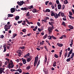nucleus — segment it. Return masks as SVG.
<instances>
[{
	"instance_id": "nucleus-1",
	"label": "nucleus",
	"mask_w": 74,
	"mask_h": 74,
	"mask_svg": "<svg viewBox=\"0 0 74 74\" xmlns=\"http://www.w3.org/2000/svg\"><path fill=\"white\" fill-rule=\"evenodd\" d=\"M34 8L33 7V5H31V6H29V7H27V8L25 7L24 8H21V10H28V9H29V10H31L32 8L33 9Z\"/></svg>"
},
{
	"instance_id": "nucleus-2",
	"label": "nucleus",
	"mask_w": 74,
	"mask_h": 74,
	"mask_svg": "<svg viewBox=\"0 0 74 74\" xmlns=\"http://www.w3.org/2000/svg\"><path fill=\"white\" fill-rule=\"evenodd\" d=\"M11 25H5L4 26V29H5V31H8V29H10V27H11Z\"/></svg>"
},
{
	"instance_id": "nucleus-3",
	"label": "nucleus",
	"mask_w": 74,
	"mask_h": 74,
	"mask_svg": "<svg viewBox=\"0 0 74 74\" xmlns=\"http://www.w3.org/2000/svg\"><path fill=\"white\" fill-rule=\"evenodd\" d=\"M35 61L34 64V67H35L36 66V64H37V62H38V58L37 57L35 58Z\"/></svg>"
},
{
	"instance_id": "nucleus-4",
	"label": "nucleus",
	"mask_w": 74,
	"mask_h": 74,
	"mask_svg": "<svg viewBox=\"0 0 74 74\" xmlns=\"http://www.w3.org/2000/svg\"><path fill=\"white\" fill-rule=\"evenodd\" d=\"M53 29H54V27H49L48 29V30L49 33H52Z\"/></svg>"
},
{
	"instance_id": "nucleus-5",
	"label": "nucleus",
	"mask_w": 74,
	"mask_h": 74,
	"mask_svg": "<svg viewBox=\"0 0 74 74\" xmlns=\"http://www.w3.org/2000/svg\"><path fill=\"white\" fill-rule=\"evenodd\" d=\"M8 66L9 67H10V68H13L14 66V63H13V62L9 63Z\"/></svg>"
},
{
	"instance_id": "nucleus-6",
	"label": "nucleus",
	"mask_w": 74,
	"mask_h": 74,
	"mask_svg": "<svg viewBox=\"0 0 74 74\" xmlns=\"http://www.w3.org/2000/svg\"><path fill=\"white\" fill-rule=\"evenodd\" d=\"M21 51V50H19L17 51V53H18V56L20 57H21V53H22V52Z\"/></svg>"
},
{
	"instance_id": "nucleus-7",
	"label": "nucleus",
	"mask_w": 74,
	"mask_h": 74,
	"mask_svg": "<svg viewBox=\"0 0 74 74\" xmlns=\"http://www.w3.org/2000/svg\"><path fill=\"white\" fill-rule=\"evenodd\" d=\"M23 1H20V2L18 1L17 2V3L19 5H20V6H21V5H22L23 4Z\"/></svg>"
},
{
	"instance_id": "nucleus-8",
	"label": "nucleus",
	"mask_w": 74,
	"mask_h": 74,
	"mask_svg": "<svg viewBox=\"0 0 74 74\" xmlns=\"http://www.w3.org/2000/svg\"><path fill=\"white\" fill-rule=\"evenodd\" d=\"M16 71H19V73L20 74L22 73V69H20V67H19L18 69L16 70Z\"/></svg>"
},
{
	"instance_id": "nucleus-9",
	"label": "nucleus",
	"mask_w": 74,
	"mask_h": 74,
	"mask_svg": "<svg viewBox=\"0 0 74 74\" xmlns=\"http://www.w3.org/2000/svg\"><path fill=\"white\" fill-rule=\"evenodd\" d=\"M57 45L60 47H63V44L62 43H57Z\"/></svg>"
},
{
	"instance_id": "nucleus-10",
	"label": "nucleus",
	"mask_w": 74,
	"mask_h": 74,
	"mask_svg": "<svg viewBox=\"0 0 74 74\" xmlns=\"http://www.w3.org/2000/svg\"><path fill=\"white\" fill-rule=\"evenodd\" d=\"M10 11L12 13H13V12H14L15 11V9L14 8H12L11 9Z\"/></svg>"
},
{
	"instance_id": "nucleus-11",
	"label": "nucleus",
	"mask_w": 74,
	"mask_h": 74,
	"mask_svg": "<svg viewBox=\"0 0 74 74\" xmlns=\"http://www.w3.org/2000/svg\"><path fill=\"white\" fill-rule=\"evenodd\" d=\"M22 60L23 62V64H25L26 63V60L25 59H24L23 58H22Z\"/></svg>"
},
{
	"instance_id": "nucleus-12",
	"label": "nucleus",
	"mask_w": 74,
	"mask_h": 74,
	"mask_svg": "<svg viewBox=\"0 0 74 74\" xmlns=\"http://www.w3.org/2000/svg\"><path fill=\"white\" fill-rule=\"evenodd\" d=\"M32 11L34 13H35V12H38V10L37 11L36 9L34 8L32 10Z\"/></svg>"
},
{
	"instance_id": "nucleus-13",
	"label": "nucleus",
	"mask_w": 74,
	"mask_h": 74,
	"mask_svg": "<svg viewBox=\"0 0 74 74\" xmlns=\"http://www.w3.org/2000/svg\"><path fill=\"white\" fill-rule=\"evenodd\" d=\"M62 6L60 4H59L58 5V10H62Z\"/></svg>"
},
{
	"instance_id": "nucleus-14",
	"label": "nucleus",
	"mask_w": 74,
	"mask_h": 74,
	"mask_svg": "<svg viewBox=\"0 0 74 74\" xmlns=\"http://www.w3.org/2000/svg\"><path fill=\"white\" fill-rule=\"evenodd\" d=\"M68 27H69V28H70V29H71V30H72L73 29H74V27H73V26L71 25H68Z\"/></svg>"
},
{
	"instance_id": "nucleus-15",
	"label": "nucleus",
	"mask_w": 74,
	"mask_h": 74,
	"mask_svg": "<svg viewBox=\"0 0 74 74\" xmlns=\"http://www.w3.org/2000/svg\"><path fill=\"white\" fill-rule=\"evenodd\" d=\"M64 37V38H66V36L65 35H62L61 37H60L59 38L60 39H63V38Z\"/></svg>"
},
{
	"instance_id": "nucleus-16",
	"label": "nucleus",
	"mask_w": 74,
	"mask_h": 74,
	"mask_svg": "<svg viewBox=\"0 0 74 74\" xmlns=\"http://www.w3.org/2000/svg\"><path fill=\"white\" fill-rule=\"evenodd\" d=\"M71 43L70 44V45L71 47H72V45H73V39H71Z\"/></svg>"
},
{
	"instance_id": "nucleus-17",
	"label": "nucleus",
	"mask_w": 74,
	"mask_h": 74,
	"mask_svg": "<svg viewBox=\"0 0 74 74\" xmlns=\"http://www.w3.org/2000/svg\"><path fill=\"white\" fill-rule=\"evenodd\" d=\"M19 19V16H16L15 17V19L16 21H18V20Z\"/></svg>"
},
{
	"instance_id": "nucleus-18",
	"label": "nucleus",
	"mask_w": 74,
	"mask_h": 74,
	"mask_svg": "<svg viewBox=\"0 0 74 74\" xmlns=\"http://www.w3.org/2000/svg\"><path fill=\"white\" fill-rule=\"evenodd\" d=\"M31 60L32 59H31V58L30 57L29 58H27V62H30Z\"/></svg>"
},
{
	"instance_id": "nucleus-19",
	"label": "nucleus",
	"mask_w": 74,
	"mask_h": 74,
	"mask_svg": "<svg viewBox=\"0 0 74 74\" xmlns=\"http://www.w3.org/2000/svg\"><path fill=\"white\" fill-rule=\"evenodd\" d=\"M64 4H67V3H69V2L67 1V0H65L64 1Z\"/></svg>"
},
{
	"instance_id": "nucleus-20",
	"label": "nucleus",
	"mask_w": 74,
	"mask_h": 74,
	"mask_svg": "<svg viewBox=\"0 0 74 74\" xmlns=\"http://www.w3.org/2000/svg\"><path fill=\"white\" fill-rule=\"evenodd\" d=\"M29 55H30V53H28L27 54H26L24 56V58H26V57H27V56H29Z\"/></svg>"
},
{
	"instance_id": "nucleus-21",
	"label": "nucleus",
	"mask_w": 74,
	"mask_h": 74,
	"mask_svg": "<svg viewBox=\"0 0 74 74\" xmlns=\"http://www.w3.org/2000/svg\"><path fill=\"white\" fill-rule=\"evenodd\" d=\"M3 48H4V50H3V52H5V51H6V50L7 49L6 47H5V45H4L3 46Z\"/></svg>"
},
{
	"instance_id": "nucleus-22",
	"label": "nucleus",
	"mask_w": 74,
	"mask_h": 74,
	"mask_svg": "<svg viewBox=\"0 0 74 74\" xmlns=\"http://www.w3.org/2000/svg\"><path fill=\"white\" fill-rule=\"evenodd\" d=\"M56 15H55V14L54 17L55 18H56V19H57V18H58V14H57V13H56Z\"/></svg>"
},
{
	"instance_id": "nucleus-23",
	"label": "nucleus",
	"mask_w": 74,
	"mask_h": 74,
	"mask_svg": "<svg viewBox=\"0 0 74 74\" xmlns=\"http://www.w3.org/2000/svg\"><path fill=\"white\" fill-rule=\"evenodd\" d=\"M8 17H12V16H14V15L12 14H9L8 15Z\"/></svg>"
},
{
	"instance_id": "nucleus-24",
	"label": "nucleus",
	"mask_w": 74,
	"mask_h": 74,
	"mask_svg": "<svg viewBox=\"0 0 74 74\" xmlns=\"http://www.w3.org/2000/svg\"><path fill=\"white\" fill-rule=\"evenodd\" d=\"M47 36H48V35L47 34H46L45 35V36L43 37V38L44 39H45V38L47 37Z\"/></svg>"
},
{
	"instance_id": "nucleus-25",
	"label": "nucleus",
	"mask_w": 74,
	"mask_h": 74,
	"mask_svg": "<svg viewBox=\"0 0 74 74\" xmlns=\"http://www.w3.org/2000/svg\"><path fill=\"white\" fill-rule=\"evenodd\" d=\"M71 60V58H69L67 59L66 61L67 62H69Z\"/></svg>"
},
{
	"instance_id": "nucleus-26",
	"label": "nucleus",
	"mask_w": 74,
	"mask_h": 74,
	"mask_svg": "<svg viewBox=\"0 0 74 74\" xmlns=\"http://www.w3.org/2000/svg\"><path fill=\"white\" fill-rule=\"evenodd\" d=\"M73 53V49H71L70 50L69 52L68 53H69L70 54H71Z\"/></svg>"
},
{
	"instance_id": "nucleus-27",
	"label": "nucleus",
	"mask_w": 74,
	"mask_h": 74,
	"mask_svg": "<svg viewBox=\"0 0 74 74\" xmlns=\"http://www.w3.org/2000/svg\"><path fill=\"white\" fill-rule=\"evenodd\" d=\"M69 17L70 18V19H74V17H72L71 16H70V15H68Z\"/></svg>"
},
{
	"instance_id": "nucleus-28",
	"label": "nucleus",
	"mask_w": 74,
	"mask_h": 74,
	"mask_svg": "<svg viewBox=\"0 0 74 74\" xmlns=\"http://www.w3.org/2000/svg\"><path fill=\"white\" fill-rule=\"evenodd\" d=\"M40 60H39L37 64L36 68H37V67H38V65L40 64Z\"/></svg>"
},
{
	"instance_id": "nucleus-29",
	"label": "nucleus",
	"mask_w": 74,
	"mask_h": 74,
	"mask_svg": "<svg viewBox=\"0 0 74 74\" xmlns=\"http://www.w3.org/2000/svg\"><path fill=\"white\" fill-rule=\"evenodd\" d=\"M48 38L49 40H52V36L49 35L48 36Z\"/></svg>"
},
{
	"instance_id": "nucleus-30",
	"label": "nucleus",
	"mask_w": 74,
	"mask_h": 74,
	"mask_svg": "<svg viewBox=\"0 0 74 74\" xmlns=\"http://www.w3.org/2000/svg\"><path fill=\"white\" fill-rule=\"evenodd\" d=\"M62 25H63L64 26H66V24H65V22L64 21L62 22Z\"/></svg>"
},
{
	"instance_id": "nucleus-31",
	"label": "nucleus",
	"mask_w": 74,
	"mask_h": 74,
	"mask_svg": "<svg viewBox=\"0 0 74 74\" xmlns=\"http://www.w3.org/2000/svg\"><path fill=\"white\" fill-rule=\"evenodd\" d=\"M56 62H54L53 63V67H55L56 66Z\"/></svg>"
},
{
	"instance_id": "nucleus-32",
	"label": "nucleus",
	"mask_w": 74,
	"mask_h": 74,
	"mask_svg": "<svg viewBox=\"0 0 74 74\" xmlns=\"http://www.w3.org/2000/svg\"><path fill=\"white\" fill-rule=\"evenodd\" d=\"M74 53H72V54L71 55V58L72 59L74 57Z\"/></svg>"
},
{
	"instance_id": "nucleus-33",
	"label": "nucleus",
	"mask_w": 74,
	"mask_h": 74,
	"mask_svg": "<svg viewBox=\"0 0 74 74\" xmlns=\"http://www.w3.org/2000/svg\"><path fill=\"white\" fill-rule=\"evenodd\" d=\"M45 11L46 12H50V10L49 9H47Z\"/></svg>"
},
{
	"instance_id": "nucleus-34",
	"label": "nucleus",
	"mask_w": 74,
	"mask_h": 74,
	"mask_svg": "<svg viewBox=\"0 0 74 74\" xmlns=\"http://www.w3.org/2000/svg\"><path fill=\"white\" fill-rule=\"evenodd\" d=\"M29 12H28L26 14V16H29V15H30V14H29Z\"/></svg>"
},
{
	"instance_id": "nucleus-35",
	"label": "nucleus",
	"mask_w": 74,
	"mask_h": 74,
	"mask_svg": "<svg viewBox=\"0 0 74 74\" xmlns=\"http://www.w3.org/2000/svg\"><path fill=\"white\" fill-rule=\"evenodd\" d=\"M61 15L62 17H63V16H64V13L63 12H61Z\"/></svg>"
},
{
	"instance_id": "nucleus-36",
	"label": "nucleus",
	"mask_w": 74,
	"mask_h": 74,
	"mask_svg": "<svg viewBox=\"0 0 74 74\" xmlns=\"http://www.w3.org/2000/svg\"><path fill=\"white\" fill-rule=\"evenodd\" d=\"M44 72L46 74H48V71L47 70H44Z\"/></svg>"
},
{
	"instance_id": "nucleus-37",
	"label": "nucleus",
	"mask_w": 74,
	"mask_h": 74,
	"mask_svg": "<svg viewBox=\"0 0 74 74\" xmlns=\"http://www.w3.org/2000/svg\"><path fill=\"white\" fill-rule=\"evenodd\" d=\"M51 16H54L55 17V14L54 13V12H51Z\"/></svg>"
},
{
	"instance_id": "nucleus-38",
	"label": "nucleus",
	"mask_w": 74,
	"mask_h": 74,
	"mask_svg": "<svg viewBox=\"0 0 74 74\" xmlns=\"http://www.w3.org/2000/svg\"><path fill=\"white\" fill-rule=\"evenodd\" d=\"M4 35H0V38H4Z\"/></svg>"
},
{
	"instance_id": "nucleus-39",
	"label": "nucleus",
	"mask_w": 74,
	"mask_h": 74,
	"mask_svg": "<svg viewBox=\"0 0 74 74\" xmlns=\"http://www.w3.org/2000/svg\"><path fill=\"white\" fill-rule=\"evenodd\" d=\"M27 70H29L30 69V66H27L26 68Z\"/></svg>"
},
{
	"instance_id": "nucleus-40",
	"label": "nucleus",
	"mask_w": 74,
	"mask_h": 74,
	"mask_svg": "<svg viewBox=\"0 0 74 74\" xmlns=\"http://www.w3.org/2000/svg\"><path fill=\"white\" fill-rule=\"evenodd\" d=\"M18 64L20 66H23V63H22V62H20Z\"/></svg>"
},
{
	"instance_id": "nucleus-41",
	"label": "nucleus",
	"mask_w": 74,
	"mask_h": 74,
	"mask_svg": "<svg viewBox=\"0 0 74 74\" xmlns=\"http://www.w3.org/2000/svg\"><path fill=\"white\" fill-rule=\"evenodd\" d=\"M54 57L56 58H58L59 56H58V55H57L56 54H55L54 55Z\"/></svg>"
},
{
	"instance_id": "nucleus-42",
	"label": "nucleus",
	"mask_w": 74,
	"mask_h": 74,
	"mask_svg": "<svg viewBox=\"0 0 74 74\" xmlns=\"http://www.w3.org/2000/svg\"><path fill=\"white\" fill-rule=\"evenodd\" d=\"M25 46H23V47H20V48L21 49H25Z\"/></svg>"
},
{
	"instance_id": "nucleus-43",
	"label": "nucleus",
	"mask_w": 74,
	"mask_h": 74,
	"mask_svg": "<svg viewBox=\"0 0 74 74\" xmlns=\"http://www.w3.org/2000/svg\"><path fill=\"white\" fill-rule=\"evenodd\" d=\"M22 22H23V21H22V20H21L20 21H18V24L21 23H22Z\"/></svg>"
},
{
	"instance_id": "nucleus-44",
	"label": "nucleus",
	"mask_w": 74,
	"mask_h": 74,
	"mask_svg": "<svg viewBox=\"0 0 74 74\" xmlns=\"http://www.w3.org/2000/svg\"><path fill=\"white\" fill-rule=\"evenodd\" d=\"M52 38L53 39H54V40H56V38L53 36H52Z\"/></svg>"
},
{
	"instance_id": "nucleus-45",
	"label": "nucleus",
	"mask_w": 74,
	"mask_h": 74,
	"mask_svg": "<svg viewBox=\"0 0 74 74\" xmlns=\"http://www.w3.org/2000/svg\"><path fill=\"white\" fill-rule=\"evenodd\" d=\"M69 13L70 14L69 15H70V16L73 15V13H72V12H71L69 11Z\"/></svg>"
},
{
	"instance_id": "nucleus-46",
	"label": "nucleus",
	"mask_w": 74,
	"mask_h": 74,
	"mask_svg": "<svg viewBox=\"0 0 74 74\" xmlns=\"http://www.w3.org/2000/svg\"><path fill=\"white\" fill-rule=\"evenodd\" d=\"M56 2V4H59V0H57Z\"/></svg>"
},
{
	"instance_id": "nucleus-47",
	"label": "nucleus",
	"mask_w": 74,
	"mask_h": 74,
	"mask_svg": "<svg viewBox=\"0 0 74 74\" xmlns=\"http://www.w3.org/2000/svg\"><path fill=\"white\" fill-rule=\"evenodd\" d=\"M49 1H46L45 2V4L46 5H47L48 4V3H49Z\"/></svg>"
},
{
	"instance_id": "nucleus-48",
	"label": "nucleus",
	"mask_w": 74,
	"mask_h": 74,
	"mask_svg": "<svg viewBox=\"0 0 74 74\" xmlns=\"http://www.w3.org/2000/svg\"><path fill=\"white\" fill-rule=\"evenodd\" d=\"M2 68H0V73L2 74Z\"/></svg>"
},
{
	"instance_id": "nucleus-49",
	"label": "nucleus",
	"mask_w": 74,
	"mask_h": 74,
	"mask_svg": "<svg viewBox=\"0 0 74 74\" xmlns=\"http://www.w3.org/2000/svg\"><path fill=\"white\" fill-rule=\"evenodd\" d=\"M22 32H24V33H25V32H26V29H24L22 30Z\"/></svg>"
},
{
	"instance_id": "nucleus-50",
	"label": "nucleus",
	"mask_w": 74,
	"mask_h": 74,
	"mask_svg": "<svg viewBox=\"0 0 74 74\" xmlns=\"http://www.w3.org/2000/svg\"><path fill=\"white\" fill-rule=\"evenodd\" d=\"M62 52H60V55H59V57L60 58L62 56Z\"/></svg>"
},
{
	"instance_id": "nucleus-51",
	"label": "nucleus",
	"mask_w": 74,
	"mask_h": 74,
	"mask_svg": "<svg viewBox=\"0 0 74 74\" xmlns=\"http://www.w3.org/2000/svg\"><path fill=\"white\" fill-rule=\"evenodd\" d=\"M60 14H61V12H60L59 13V14H58V16H60Z\"/></svg>"
},
{
	"instance_id": "nucleus-52",
	"label": "nucleus",
	"mask_w": 74,
	"mask_h": 74,
	"mask_svg": "<svg viewBox=\"0 0 74 74\" xmlns=\"http://www.w3.org/2000/svg\"><path fill=\"white\" fill-rule=\"evenodd\" d=\"M44 42V41H43L41 42H40V44L41 45H43Z\"/></svg>"
},
{
	"instance_id": "nucleus-53",
	"label": "nucleus",
	"mask_w": 74,
	"mask_h": 74,
	"mask_svg": "<svg viewBox=\"0 0 74 74\" xmlns=\"http://www.w3.org/2000/svg\"><path fill=\"white\" fill-rule=\"evenodd\" d=\"M37 25H38V26H41L40 25V22H37Z\"/></svg>"
},
{
	"instance_id": "nucleus-54",
	"label": "nucleus",
	"mask_w": 74,
	"mask_h": 74,
	"mask_svg": "<svg viewBox=\"0 0 74 74\" xmlns=\"http://www.w3.org/2000/svg\"><path fill=\"white\" fill-rule=\"evenodd\" d=\"M2 66V62L0 61V67H1Z\"/></svg>"
},
{
	"instance_id": "nucleus-55",
	"label": "nucleus",
	"mask_w": 74,
	"mask_h": 74,
	"mask_svg": "<svg viewBox=\"0 0 74 74\" xmlns=\"http://www.w3.org/2000/svg\"><path fill=\"white\" fill-rule=\"evenodd\" d=\"M67 53H65L64 55V57H66V56H67Z\"/></svg>"
},
{
	"instance_id": "nucleus-56",
	"label": "nucleus",
	"mask_w": 74,
	"mask_h": 74,
	"mask_svg": "<svg viewBox=\"0 0 74 74\" xmlns=\"http://www.w3.org/2000/svg\"><path fill=\"white\" fill-rule=\"evenodd\" d=\"M13 36H14V37H16V36H17V34H13Z\"/></svg>"
},
{
	"instance_id": "nucleus-57",
	"label": "nucleus",
	"mask_w": 74,
	"mask_h": 74,
	"mask_svg": "<svg viewBox=\"0 0 74 74\" xmlns=\"http://www.w3.org/2000/svg\"><path fill=\"white\" fill-rule=\"evenodd\" d=\"M38 31H39V32H41V31H42V30L41 29H40V28H38Z\"/></svg>"
},
{
	"instance_id": "nucleus-58",
	"label": "nucleus",
	"mask_w": 74,
	"mask_h": 74,
	"mask_svg": "<svg viewBox=\"0 0 74 74\" xmlns=\"http://www.w3.org/2000/svg\"><path fill=\"white\" fill-rule=\"evenodd\" d=\"M65 8V5H64L62 6V10H64Z\"/></svg>"
},
{
	"instance_id": "nucleus-59",
	"label": "nucleus",
	"mask_w": 74,
	"mask_h": 74,
	"mask_svg": "<svg viewBox=\"0 0 74 74\" xmlns=\"http://www.w3.org/2000/svg\"><path fill=\"white\" fill-rule=\"evenodd\" d=\"M21 60V59H17L16 60V62H19V60Z\"/></svg>"
},
{
	"instance_id": "nucleus-60",
	"label": "nucleus",
	"mask_w": 74,
	"mask_h": 74,
	"mask_svg": "<svg viewBox=\"0 0 74 74\" xmlns=\"http://www.w3.org/2000/svg\"><path fill=\"white\" fill-rule=\"evenodd\" d=\"M51 7H52V8L53 10L54 8H55V6H53L52 5L51 6Z\"/></svg>"
},
{
	"instance_id": "nucleus-61",
	"label": "nucleus",
	"mask_w": 74,
	"mask_h": 74,
	"mask_svg": "<svg viewBox=\"0 0 74 74\" xmlns=\"http://www.w3.org/2000/svg\"><path fill=\"white\" fill-rule=\"evenodd\" d=\"M49 5H52V3L51 2H50L49 3Z\"/></svg>"
},
{
	"instance_id": "nucleus-62",
	"label": "nucleus",
	"mask_w": 74,
	"mask_h": 74,
	"mask_svg": "<svg viewBox=\"0 0 74 74\" xmlns=\"http://www.w3.org/2000/svg\"><path fill=\"white\" fill-rule=\"evenodd\" d=\"M31 34H32L31 33H29V34H27V35L28 36H30V35H31Z\"/></svg>"
},
{
	"instance_id": "nucleus-63",
	"label": "nucleus",
	"mask_w": 74,
	"mask_h": 74,
	"mask_svg": "<svg viewBox=\"0 0 74 74\" xmlns=\"http://www.w3.org/2000/svg\"><path fill=\"white\" fill-rule=\"evenodd\" d=\"M71 11L73 14H74V9H71Z\"/></svg>"
},
{
	"instance_id": "nucleus-64",
	"label": "nucleus",
	"mask_w": 74,
	"mask_h": 74,
	"mask_svg": "<svg viewBox=\"0 0 74 74\" xmlns=\"http://www.w3.org/2000/svg\"><path fill=\"white\" fill-rule=\"evenodd\" d=\"M10 46H6V47L7 48V49H10Z\"/></svg>"
}]
</instances>
